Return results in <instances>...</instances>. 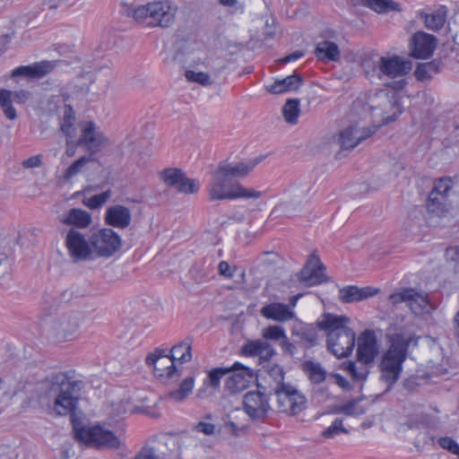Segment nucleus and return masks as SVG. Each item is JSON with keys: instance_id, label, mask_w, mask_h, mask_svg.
Wrapping results in <instances>:
<instances>
[{"instance_id": "18", "label": "nucleus", "mask_w": 459, "mask_h": 459, "mask_svg": "<svg viewBox=\"0 0 459 459\" xmlns=\"http://www.w3.org/2000/svg\"><path fill=\"white\" fill-rule=\"evenodd\" d=\"M378 353L377 340L373 330H365L358 339L357 361L371 364Z\"/></svg>"}, {"instance_id": "44", "label": "nucleus", "mask_w": 459, "mask_h": 459, "mask_svg": "<svg viewBox=\"0 0 459 459\" xmlns=\"http://www.w3.org/2000/svg\"><path fill=\"white\" fill-rule=\"evenodd\" d=\"M112 192L110 189L102 192L100 195H94L90 198L83 200V204L91 210H97L100 208L111 196Z\"/></svg>"}, {"instance_id": "55", "label": "nucleus", "mask_w": 459, "mask_h": 459, "mask_svg": "<svg viewBox=\"0 0 459 459\" xmlns=\"http://www.w3.org/2000/svg\"><path fill=\"white\" fill-rule=\"evenodd\" d=\"M190 273L194 280L198 283L206 281L208 279V274L206 273H201L200 266L197 264L191 268Z\"/></svg>"}, {"instance_id": "54", "label": "nucleus", "mask_w": 459, "mask_h": 459, "mask_svg": "<svg viewBox=\"0 0 459 459\" xmlns=\"http://www.w3.org/2000/svg\"><path fill=\"white\" fill-rule=\"evenodd\" d=\"M368 365L369 364H360V363H359V366L357 365V368H356L355 374L353 375L352 378L354 380H359V381L366 380L369 374V370L368 368Z\"/></svg>"}, {"instance_id": "39", "label": "nucleus", "mask_w": 459, "mask_h": 459, "mask_svg": "<svg viewBox=\"0 0 459 459\" xmlns=\"http://www.w3.org/2000/svg\"><path fill=\"white\" fill-rule=\"evenodd\" d=\"M361 66L364 73L368 77H373L377 75L379 78L380 74V56H365L361 61Z\"/></svg>"}, {"instance_id": "12", "label": "nucleus", "mask_w": 459, "mask_h": 459, "mask_svg": "<svg viewBox=\"0 0 459 459\" xmlns=\"http://www.w3.org/2000/svg\"><path fill=\"white\" fill-rule=\"evenodd\" d=\"M65 247L74 262L90 261L95 258L93 248L85 236L76 229H70L65 236Z\"/></svg>"}, {"instance_id": "8", "label": "nucleus", "mask_w": 459, "mask_h": 459, "mask_svg": "<svg viewBox=\"0 0 459 459\" xmlns=\"http://www.w3.org/2000/svg\"><path fill=\"white\" fill-rule=\"evenodd\" d=\"M272 391L266 394V387L257 384L256 391H249L243 397V408L252 420H264L271 411L269 396Z\"/></svg>"}, {"instance_id": "13", "label": "nucleus", "mask_w": 459, "mask_h": 459, "mask_svg": "<svg viewBox=\"0 0 459 459\" xmlns=\"http://www.w3.org/2000/svg\"><path fill=\"white\" fill-rule=\"evenodd\" d=\"M326 267L321 262L319 256L315 253L311 254L306 264L299 273V281L307 286H315L328 281L325 274Z\"/></svg>"}, {"instance_id": "23", "label": "nucleus", "mask_w": 459, "mask_h": 459, "mask_svg": "<svg viewBox=\"0 0 459 459\" xmlns=\"http://www.w3.org/2000/svg\"><path fill=\"white\" fill-rule=\"evenodd\" d=\"M260 313L264 317L277 322H287L295 316V313L288 305L280 302H272L264 306Z\"/></svg>"}, {"instance_id": "42", "label": "nucleus", "mask_w": 459, "mask_h": 459, "mask_svg": "<svg viewBox=\"0 0 459 459\" xmlns=\"http://www.w3.org/2000/svg\"><path fill=\"white\" fill-rule=\"evenodd\" d=\"M0 239L4 242V245L8 247V251H2L3 248L0 247V278L8 273L10 270V257L13 255V247L11 245V241L5 238H0Z\"/></svg>"}, {"instance_id": "56", "label": "nucleus", "mask_w": 459, "mask_h": 459, "mask_svg": "<svg viewBox=\"0 0 459 459\" xmlns=\"http://www.w3.org/2000/svg\"><path fill=\"white\" fill-rule=\"evenodd\" d=\"M195 429L198 432H202L204 435H212L214 432L215 426L210 422L200 421L195 426Z\"/></svg>"}, {"instance_id": "52", "label": "nucleus", "mask_w": 459, "mask_h": 459, "mask_svg": "<svg viewBox=\"0 0 459 459\" xmlns=\"http://www.w3.org/2000/svg\"><path fill=\"white\" fill-rule=\"evenodd\" d=\"M438 445L449 453L455 455L458 451L459 445L450 437H442L437 440Z\"/></svg>"}, {"instance_id": "22", "label": "nucleus", "mask_w": 459, "mask_h": 459, "mask_svg": "<svg viewBox=\"0 0 459 459\" xmlns=\"http://www.w3.org/2000/svg\"><path fill=\"white\" fill-rule=\"evenodd\" d=\"M55 66V61H41L31 65H23L15 68L12 72V76H24L28 78L39 79L50 73Z\"/></svg>"}, {"instance_id": "61", "label": "nucleus", "mask_w": 459, "mask_h": 459, "mask_svg": "<svg viewBox=\"0 0 459 459\" xmlns=\"http://www.w3.org/2000/svg\"><path fill=\"white\" fill-rule=\"evenodd\" d=\"M41 164V155H35L22 161L24 168H37Z\"/></svg>"}, {"instance_id": "21", "label": "nucleus", "mask_w": 459, "mask_h": 459, "mask_svg": "<svg viewBox=\"0 0 459 459\" xmlns=\"http://www.w3.org/2000/svg\"><path fill=\"white\" fill-rule=\"evenodd\" d=\"M378 290L373 287L359 288L356 285L345 286L339 290V299L342 303L359 302L377 294Z\"/></svg>"}, {"instance_id": "19", "label": "nucleus", "mask_w": 459, "mask_h": 459, "mask_svg": "<svg viewBox=\"0 0 459 459\" xmlns=\"http://www.w3.org/2000/svg\"><path fill=\"white\" fill-rule=\"evenodd\" d=\"M31 97V93L25 90L12 91L8 90L0 91V106L4 110L5 117L9 119L16 117V111L13 107V101L17 103H25Z\"/></svg>"}, {"instance_id": "4", "label": "nucleus", "mask_w": 459, "mask_h": 459, "mask_svg": "<svg viewBox=\"0 0 459 459\" xmlns=\"http://www.w3.org/2000/svg\"><path fill=\"white\" fill-rule=\"evenodd\" d=\"M389 346L383 353L378 364L380 380L386 384V390H391L401 377L403 363L408 357L410 345L417 346L419 338L394 333L387 335Z\"/></svg>"}, {"instance_id": "35", "label": "nucleus", "mask_w": 459, "mask_h": 459, "mask_svg": "<svg viewBox=\"0 0 459 459\" xmlns=\"http://www.w3.org/2000/svg\"><path fill=\"white\" fill-rule=\"evenodd\" d=\"M439 66L440 63L437 60L420 64L414 72L415 77L419 81L430 79L433 74H436L439 72Z\"/></svg>"}, {"instance_id": "6", "label": "nucleus", "mask_w": 459, "mask_h": 459, "mask_svg": "<svg viewBox=\"0 0 459 459\" xmlns=\"http://www.w3.org/2000/svg\"><path fill=\"white\" fill-rule=\"evenodd\" d=\"M176 10L169 0H160L146 4L126 6L124 13L140 24L168 28L174 22Z\"/></svg>"}, {"instance_id": "49", "label": "nucleus", "mask_w": 459, "mask_h": 459, "mask_svg": "<svg viewBox=\"0 0 459 459\" xmlns=\"http://www.w3.org/2000/svg\"><path fill=\"white\" fill-rule=\"evenodd\" d=\"M185 76L188 82H196L202 86H209L212 83L210 75L204 72L187 70L185 73Z\"/></svg>"}, {"instance_id": "10", "label": "nucleus", "mask_w": 459, "mask_h": 459, "mask_svg": "<svg viewBox=\"0 0 459 459\" xmlns=\"http://www.w3.org/2000/svg\"><path fill=\"white\" fill-rule=\"evenodd\" d=\"M192 338L187 337L182 342L175 344L170 350V365L164 368L155 367V376L160 378L172 379L175 376L180 377L182 370L178 368L175 361L181 364L189 362L192 359Z\"/></svg>"}, {"instance_id": "37", "label": "nucleus", "mask_w": 459, "mask_h": 459, "mask_svg": "<svg viewBox=\"0 0 459 459\" xmlns=\"http://www.w3.org/2000/svg\"><path fill=\"white\" fill-rule=\"evenodd\" d=\"M299 100L291 99L287 100L282 108L283 117L289 124H296L299 116Z\"/></svg>"}, {"instance_id": "33", "label": "nucleus", "mask_w": 459, "mask_h": 459, "mask_svg": "<svg viewBox=\"0 0 459 459\" xmlns=\"http://www.w3.org/2000/svg\"><path fill=\"white\" fill-rule=\"evenodd\" d=\"M303 369L307 374L311 383L319 385L326 378V371L321 367L319 363L311 360L303 363Z\"/></svg>"}, {"instance_id": "45", "label": "nucleus", "mask_w": 459, "mask_h": 459, "mask_svg": "<svg viewBox=\"0 0 459 459\" xmlns=\"http://www.w3.org/2000/svg\"><path fill=\"white\" fill-rule=\"evenodd\" d=\"M91 160L90 157L82 156L73 162L65 171L64 179L68 181L79 173L82 172V168Z\"/></svg>"}, {"instance_id": "24", "label": "nucleus", "mask_w": 459, "mask_h": 459, "mask_svg": "<svg viewBox=\"0 0 459 459\" xmlns=\"http://www.w3.org/2000/svg\"><path fill=\"white\" fill-rule=\"evenodd\" d=\"M81 135L77 143H104L108 141L101 128L93 121L80 124Z\"/></svg>"}, {"instance_id": "47", "label": "nucleus", "mask_w": 459, "mask_h": 459, "mask_svg": "<svg viewBox=\"0 0 459 459\" xmlns=\"http://www.w3.org/2000/svg\"><path fill=\"white\" fill-rule=\"evenodd\" d=\"M176 188L178 192L186 195L195 194L199 191L200 183L198 180L188 178L186 177V175H184L182 180H180V183Z\"/></svg>"}, {"instance_id": "29", "label": "nucleus", "mask_w": 459, "mask_h": 459, "mask_svg": "<svg viewBox=\"0 0 459 459\" xmlns=\"http://www.w3.org/2000/svg\"><path fill=\"white\" fill-rule=\"evenodd\" d=\"M291 335L297 336L301 342L308 343L307 348L313 347L316 344L317 332L312 325L297 323L291 329Z\"/></svg>"}, {"instance_id": "2", "label": "nucleus", "mask_w": 459, "mask_h": 459, "mask_svg": "<svg viewBox=\"0 0 459 459\" xmlns=\"http://www.w3.org/2000/svg\"><path fill=\"white\" fill-rule=\"evenodd\" d=\"M352 110L359 117L373 119V126L351 125L339 133V143H360L370 139L377 128L395 120L401 113L396 96L386 90L370 93L364 98H358L352 105Z\"/></svg>"}, {"instance_id": "34", "label": "nucleus", "mask_w": 459, "mask_h": 459, "mask_svg": "<svg viewBox=\"0 0 459 459\" xmlns=\"http://www.w3.org/2000/svg\"><path fill=\"white\" fill-rule=\"evenodd\" d=\"M425 26L429 30H437L443 27L446 22V10L441 7L434 13L422 15Z\"/></svg>"}, {"instance_id": "20", "label": "nucleus", "mask_w": 459, "mask_h": 459, "mask_svg": "<svg viewBox=\"0 0 459 459\" xmlns=\"http://www.w3.org/2000/svg\"><path fill=\"white\" fill-rule=\"evenodd\" d=\"M131 221V211L121 204L109 206L104 215L105 223L114 228L126 229L130 225Z\"/></svg>"}, {"instance_id": "53", "label": "nucleus", "mask_w": 459, "mask_h": 459, "mask_svg": "<svg viewBox=\"0 0 459 459\" xmlns=\"http://www.w3.org/2000/svg\"><path fill=\"white\" fill-rule=\"evenodd\" d=\"M357 403L356 400L349 401L348 403L338 406L334 409V412L336 413H342L347 416H352L354 415V408Z\"/></svg>"}, {"instance_id": "43", "label": "nucleus", "mask_w": 459, "mask_h": 459, "mask_svg": "<svg viewBox=\"0 0 459 459\" xmlns=\"http://www.w3.org/2000/svg\"><path fill=\"white\" fill-rule=\"evenodd\" d=\"M343 420L341 418H336L332 424L322 431L321 436L325 438H333L341 433L349 434V430L343 427Z\"/></svg>"}, {"instance_id": "27", "label": "nucleus", "mask_w": 459, "mask_h": 459, "mask_svg": "<svg viewBox=\"0 0 459 459\" xmlns=\"http://www.w3.org/2000/svg\"><path fill=\"white\" fill-rule=\"evenodd\" d=\"M301 83L302 78L298 74H292L275 81L272 85L266 86V90L272 94H281L298 90Z\"/></svg>"}, {"instance_id": "46", "label": "nucleus", "mask_w": 459, "mask_h": 459, "mask_svg": "<svg viewBox=\"0 0 459 459\" xmlns=\"http://www.w3.org/2000/svg\"><path fill=\"white\" fill-rule=\"evenodd\" d=\"M452 188L453 180L451 178L446 177L437 180L433 189L430 192H436L437 195H442L446 199H448Z\"/></svg>"}, {"instance_id": "58", "label": "nucleus", "mask_w": 459, "mask_h": 459, "mask_svg": "<svg viewBox=\"0 0 459 459\" xmlns=\"http://www.w3.org/2000/svg\"><path fill=\"white\" fill-rule=\"evenodd\" d=\"M445 256L447 261L457 262L459 260V247L452 246L446 249Z\"/></svg>"}, {"instance_id": "40", "label": "nucleus", "mask_w": 459, "mask_h": 459, "mask_svg": "<svg viewBox=\"0 0 459 459\" xmlns=\"http://www.w3.org/2000/svg\"><path fill=\"white\" fill-rule=\"evenodd\" d=\"M230 373V368H212L204 382V385H208L214 390L218 389L221 385V379Z\"/></svg>"}, {"instance_id": "30", "label": "nucleus", "mask_w": 459, "mask_h": 459, "mask_svg": "<svg viewBox=\"0 0 459 459\" xmlns=\"http://www.w3.org/2000/svg\"><path fill=\"white\" fill-rule=\"evenodd\" d=\"M79 326L80 316L78 315L64 317L56 327L57 337L68 340L78 331Z\"/></svg>"}, {"instance_id": "60", "label": "nucleus", "mask_w": 459, "mask_h": 459, "mask_svg": "<svg viewBox=\"0 0 459 459\" xmlns=\"http://www.w3.org/2000/svg\"><path fill=\"white\" fill-rule=\"evenodd\" d=\"M333 377L335 379V383L343 390L350 391L351 389V385L349 383V381L344 378L342 375L338 373H334L332 375Z\"/></svg>"}, {"instance_id": "48", "label": "nucleus", "mask_w": 459, "mask_h": 459, "mask_svg": "<svg viewBox=\"0 0 459 459\" xmlns=\"http://www.w3.org/2000/svg\"><path fill=\"white\" fill-rule=\"evenodd\" d=\"M325 149L324 152L334 153L336 160H342L348 157L356 145H323Z\"/></svg>"}, {"instance_id": "3", "label": "nucleus", "mask_w": 459, "mask_h": 459, "mask_svg": "<svg viewBox=\"0 0 459 459\" xmlns=\"http://www.w3.org/2000/svg\"><path fill=\"white\" fill-rule=\"evenodd\" d=\"M271 153L259 155L247 161H238L232 156L221 160L216 169L211 173L207 186L209 200H236L258 199L263 192L254 188H247L238 180L247 177L256 165L262 162Z\"/></svg>"}, {"instance_id": "15", "label": "nucleus", "mask_w": 459, "mask_h": 459, "mask_svg": "<svg viewBox=\"0 0 459 459\" xmlns=\"http://www.w3.org/2000/svg\"><path fill=\"white\" fill-rule=\"evenodd\" d=\"M437 38L424 31H417L409 41L410 56L416 59H426L432 56L437 47Z\"/></svg>"}, {"instance_id": "28", "label": "nucleus", "mask_w": 459, "mask_h": 459, "mask_svg": "<svg viewBox=\"0 0 459 459\" xmlns=\"http://www.w3.org/2000/svg\"><path fill=\"white\" fill-rule=\"evenodd\" d=\"M315 55L322 61L336 62L340 59L341 52L335 43L329 40H323L317 43Z\"/></svg>"}, {"instance_id": "1", "label": "nucleus", "mask_w": 459, "mask_h": 459, "mask_svg": "<svg viewBox=\"0 0 459 459\" xmlns=\"http://www.w3.org/2000/svg\"><path fill=\"white\" fill-rule=\"evenodd\" d=\"M83 382L73 380L67 373H59L52 378L50 392L56 394L53 411L56 416H70L74 438L94 448L117 449L120 446L118 437L100 425L84 426L82 422V411H77L78 402Z\"/></svg>"}, {"instance_id": "59", "label": "nucleus", "mask_w": 459, "mask_h": 459, "mask_svg": "<svg viewBox=\"0 0 459 459\" xmlns=\"http://www.w3.org/2000/svg\"><path fill=\"white\" fill-rule=\"evenodd\" d=\"M281 346L282 351L293 357L296 354L297 347L294 343L289 342L287 336L281 341Z\"/></svg>"}, {"instance_id": "50", "label": "nucleus", "mask_w": 459, "mask_h": 459, "mask_svg": "<svg viewBox=\"0 0 459 459\" xmlns=\"http://www.w3.org/2000/svg\"><path fill=\"white\" fill-rule=\"evenodd\" d=\"M170 353L167 354L166 351L161 348H156L153 352L149 353L146 356L145 363L149 367H153V372L155 373V367L159 368L156 364L157 362L164 358L169 359Z\"/></svg>"}, {"instance_id": "7", "label": "nucleus", "mask_w": 459, "mask_h": 459, "mask_svg": "<svg viewBox=\"0 0 459 459\" xmlns=\"http://www.w3.org/2000/svg\"><path fill=\"white\" fill-rule=\"evenodd\" d=\"M273 392L277 398L276 410L278 412L297 415L306 407L305 395L290 384H278Z\"/></svg>"}, {"instance_id": "31", "label": "nucleus", "mask_w": 459, "mask_h": 459, "mask_svg": "<svg viewBox=\"0 0 459 459\" xmlns=\"http://www.w3.org/2000/svg\"><path fill=\"white\" fill-rule=\"evenodd\" d=\"M450 207L448 199H446L442 195H437L436 192H430L429 194L427 201V210L429 213L435 216H444Z\"/></svg>"}, {"instance_id": "38", "label": "nucleus", "mask_w": 459, "mask_h": 459, "mask_svg": "<svg viewBox=\"0 0 459 459\" xmlns=\"http://www.w3.org/2000/svg\"><path fill=\"white\" fill-rule=\"evenodd\" d=\"M184 175L185 173L182 169L176 168L165 169L160 172V178L163 182L167 186L173 187L178 186Z\"/></svg>"}, {"instance_id": "32", "label": "nucleus", "mask_w": 459, "mask_h": 459, "mask_svg": "<svg viewBox=\"0 0 459 459\" xmlns=\"http://www.w3.org/2000/svg\"><path fill=\"white\" fill-rule=\"evenodd\" d=\"M195 385V377H186L180 384L178 388L167 394V397L171 401L181 403L192 393Z\"/></svg>"}, {"instance_id": "9", "label": "nucleus", "mask_w": 459, "mask_h": 459, "mask_svg": "<svg viewBox=\"0 0 459 459\" xmlns=\"http://www.w3.org/2000/svg\"><path fill=\"white\" fill-rule=\"evenodd\" d=\"M48 111L58 117L60 130L67 137L66 143H69V139L74 138L76 132L75 115L72 106L66 103L63 96H52L48 101Z\"/></svg>"}, {"instance_id": "51", "label": "nucleus", "mask_w": 459, "mask_h": 459, "mask_svg": "<svg viewBox=\"0 0 459 459\" xmlns=\"http://www.w3.org/2000/svg\"><path fill=\"white\" fill-rule=\"evenodd\" d=\"M263 336L268 340H283L286 337L284 328L281 325H271L264 330Z\"/></svg>"}, {"instance_id": "5", "label": "nucleus", "mask_w": 459, "mask_h": 459, "mask_svg": "<svg viewBox=\"0 0 459 459\" xmlns=\"http://www.w3.org/2000/svg\"><path fill=\"white\" fill-rule=\"evenodd\" d=\"M351 322L346 316L325 314L317 326L327 332L326 346L336 358L348 357L355 346L356 335L347 325Z\"/></svg>"}, {"instance_id": "62", "label": "nucleus", "mask_w": 459, "mask_h": 459, "mask_svg": "<svg viewBox=\"0 0 459 459\" xmlns=\"http://www.w3.org/2000/svg\"><path fill=\"white\" fill-rule=\"evenodd\" d=\"M218 270L220 274L226 278H231L233 276V273L230 271V266L226 261L220 262L218 265Z\"/></svg>"}, {"instance_id": "14", "label": "nucleus", "mask_w": 459, "mask_h": 459, "mask_svg": "<svg viewBox=\"0 0 459 459\" xmlns=\"http://www.w3.org/2000/svg\"><path fill=\"white\" fill-rule=\"evenodd\" d=\"M389 300L394 305L406 302L411 311L415 315L425 313L429 305L428 297L412 288H405L398 292L392 293L389 296Z\"/></svg>"}, {"instance_id": "16", "label": "nucleus", "mask_w": 459, "mask_h": 459, "mask_svg": "<svg viewBox=\"0 0 459 459\" xmlns=\"http://www.w3.org/2000/svg\"><path fill=\"white\" fill-rule=\"evenodd\" d=\"M230 368L232 374L227 377L225 388L230 394H237L247 388L255 378L254 371L239 362H235Z\"/></svg>"}, {"instance_id": "36", "label": "nucleus", "mask_w": 459, "mask_h": 459, "mask_svg": "<svg viewBox=\"0 0 459 459\" xmlns=\"http://www.w3.org/2000/svg\"><path fill=\"white\" fill-rule=\"evenodd\" d=\"M362 4L377 13L399 10V4L392 0H362Z\"/></svg>"}, {"instance_id": "41", "label": "nucleus", "mask_w": 459, "mask_h": 459, "mask_svg": "<svg viewBox=\"0 0 459 459\" xmlns=\"http://www.w3.org/2000/svg\"><path fill=\"white\" fill-rule=\"evenodd\" d=\"M155 129V124L153 121H143L141 122L135 132V137L133 139L134 142L151 140L153 135Z\"/></svg>"}, {"instance_id": "26", "label": "nucleus", "mask_w": 459, "mask_h": 459, "mask_svg": "<svg viewBox=\"0 0 459 459\" xmlns=\"http://www.w3.org/2000/svg\"><path fill=\"white\" fill-rule=\"evenodd\" d=\"M62 222L68 226L77 229H85L90 226L92 221L91 215L80 208H73L68 211Z\"/></svg>"}, {"instance_id": "17", "label": "nucleus", "mask_w": 459, "mask_h": 459, "mask_svg": "<svg viewBox=\"0 0 459 459\" xmlns=\"http://www.w3.org/2000/svg\"><path fill=\"white\" fill-rule=\"evenodd\" d=\"M411 70V61L398 56H380L379 79L399 78L407 74Z\"/></svg>"}, {"instance_id": "25", "label": "nucleus", "mask_w": 459, "mask_h": 459, "mask_svg": "<svg viewBox=\"0 0 459 459\" xmlns=\"http://www.w3.org/2000/svg\"><path fill=\"white\" fill-rule=\"evenodd\" d=\"M241 351L245 356H259L266 360L275 353L273 347L267 342L262 340L248 341L243 345Z\"/></svg>"}, {"instance_id": "11", "label": "nucleus", "mask_w": 459, "mask_h": 459, "mask_svg": "<svg viewBox=\"0 0 459 459\" xmlns=\"http://www.w3.org/2000/svg\"><path fill=\"white\" fill-rule=\"evenodd\" d=\"M91 244L94 256L108 258L121 248L122 239L112 229L104 228L91 234Z\"/></svg>"}, {"instance_id": "64", "label": "nucleus", "mask_w": 459, "mask_h": 459, "mask_svg": "<svg viewBox=\"0 0 459 459\" xmlns=\"http://www.w3.org/2000/svg\"><path fill=\"white\" fill-rule=\"evenodd\" d=\"M134 459H159L158 456L154 455L153 450H148L144 452H141L138 455L135 456Z\"/></svg>"}, {"instance_id": "57", "label": "nucleus", "mask_w": 459, "mask_h": 459, "mask_svg": "<svg viewBox=\"0 0 459 459\" xmlns=\"http://www.w3.org/2000/svg\"><path fill=\"white\" fill-rule=\"evenodd\" d=\"M268 373L276 381V385L278 384L284 383V371L280 366L275 365L274 367L271 368Z\"/></svg>"}, {"instance_id": "63", "label": "nucleus", "mask_w": 459, "mask_h": 459, "mask_svg": "<svg viewBox=\"0 0 459 459\" xmlns=\"http://www.w3.org/2000/svg\"><path fill=\"white\" fill-rule=\"evenodd\" d=\"M403 385L405 389L409 391H413L418 385L417 377L412 376L408 378H405L403 382Z\"/></svg>"}]
</instances>
